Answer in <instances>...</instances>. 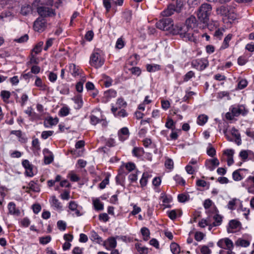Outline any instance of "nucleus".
I'll return each mask as SVG.
<instances>
[{
  "label": "nucleus",
  "mask_w": 254,
  "mask_h": 254,
  "mask_svg": "<svg viewBox=\"0 0 254 254\" xmlns=\"http://www.w3.org/2000/svg\"><path fill=\"white\" fill-rule=\"evenodd\" d=\"M172 33L174 35L179 34L182 38L186 40L195 42L197 40L196 38L194 36L193 30L188 28L185 25L177 24L172 30Z\"/></svg>",
  "instance_id": "obj_1"
},
{
  "label": "nucleus",
  "mask_w": 254,
  "mask_h": 254,
  "mask_svg": "<svg viewBox=\"0 0 254 254\" xmlns=\"http://www.w3.org/2000/svg\"><path fill=\"white\" fill-rule=\"evenodd\" d=\"M104 63V60L102 56V51L99 49H95L90 57L89 64L94 67L98 68L101 67Z\"/></svg>",
  "instance_id": "obj_2"
},
{
  "label": "nucleus",
  "mask_w": 254,
  "mask_h": 254,
  "mask_svg": "<svg viewBox=\"0 0 254 254\" xmlns=\"http://www.w3.org/2000/svg\"><path fill=\"white\" fill-rule=\"evenodd\" d=\"M211 10L212 7L210 4L203 3L201 4L198 10V18L201 21H205L210 14Z\"/></svg>",
  "instance_id": "obj_3"
},
{
  "label": "nucleus",
  "mask_w": 254,
  "mask_h": 254,
  "mask_svg": "<svg viewBox=\"0 0 254 254\" xmlns=\"http://www.w3.org/2000/svg\"><path fill=\"white\" fill-rule=\"evenodd\" d=\"M156 25L157 28L164 31H169L171 33L175 27L173 21L170 18L160 20L156 23Z\"/></svg>",
  "instance_id": "obj_4"
},
{
  "label": "nucleus",
  "mask_w": 254,
  "mask_h": 254,
  "mask_svg": "<svg viewBox=\"0 0 254 254\" xmlns=\"http://www.w3.org/2000/svg\"><path fill=\"white\" fill-rule=\"evenodd\" d=\"M191 66L192 68L199 71L205 69L209 65V62L205 58H200L193 60L191 62Z\"/></svg>",
  "instance_id": "obj_5"
},
{
  "label": "nucleus",
  "mask_w": 254,
  "mask_h": 254,
  "mask_svg": "<svg viewBox=\"0 0 254 254\" xmlns=\"http://www.w3.org/2000/svg\"><path fill=\"white\" fill-rule=\"evenodd\" d=\"M230 111L234 114L236 117L240 115L246 116L249 112V110L244 105H238L232 106L230 108Z\"/></svg>",
  "instance_id": "obj_6"
},
{
  "label": "nucleus",
  "mask_w": 254,
  "mask_h": 254,
  "mask_svg": "<svg viewBox=\"0 0 254 254\" xmlns=\"http://www.w3.org/2000/svg\"><path fill=\"white\" fill-rule=\"evenodd\" d=\"M217 246L222 250H233L234 244L232 240L228 238L220 239L217 243Z\"/></svg>",
  "instance_id": "obj_7"
},
{
  "label": "nucleus",
  "mask_w": 254,
  "mask_h": 254,
  "mask_svg": "<svg viewBox=\"0 0 254 254\" xmlns=\"http://www.w3.org/2000/svg\"><path fill=\"white\" fill-rule=\"evenodd\" d=\"M47 26L46 20L42 18H38L34 22L33 28L35 31L42 32L45 30Z\"/></svg>",
  "instance_id": "obj_8"
},
{
  "label": "nucleus",
  "mask_w": 254,
  "mask_h": 254,
  "mask_svg": "<svg viewBox=\"0 0 254 254\" xmlns=\"http://www.w3.org/2000/svg\"><path fill=\"white\" fill-rule=\"evenodd\" d=\"M37 12L39 15L43 17H52L56 15L55 11L53 9L45 6L38 7Z\"/></svg>",
  "instance_id": "obj_9"
},
{
  "label": "nucleus",
  "mask_w": 254,
  "mask_h": 254,
  "mask_svg": "<svg viewBox=\"0 0 254 254\" xmlns=\"http://www.w3.org/2000/svg\"><path fill=\"white\" fill-rule=\"evenodd\" d=\"M68 71L71 75L74 78H76L79 76H81L83 70L78 65L71 63L68 64Z\"/></svg>",
  "instance_id": "obj_10"
},
{
  "label": "nucleus",
  "mask_w": 254,
  "mask_h": 254,
  "mask_svg": "<svg viewBox=\"0 0 254 254\" xmlns=\"http://www.w3.org/2000/svg\"><path fill=\"white\" fill-rule=\"evenodd\" d=\"M219 165V161L217 158L207 159L205 161L204 166L206 169L213 171Z\"/></svg>",
  "instance_id": "obj_11"
},
{
  "label": "nucleus",
  "mask_w": 254,
  "mask_h": 254,
  "mask_svg": "<svg viewBox=\"0 0 254 254\" xmlns=\"http://www.w3.org/2000/svg\"><path fill=\"white\" fill-rule=\"evenodd\" d=\"M22 165L25 170V174L28 177H32L34 176L33 172V165L27 159L23 160Z\"/></svg>",
  "instance_id": "obj_12"
},
{
  "label": "nucleus",
  "mask_w": 254,
  "mask_h": 254,
  "mask_svg": "<svg viewBox=\"0 0 254 254\" xmlns=\"http://www.w3.org/2000/svg\"><path fill=\"white\" fill-rule=\"evenodd\" d=\"M49 202L51 206L54 209L59 211H61L63 210L61 202L57 198L56 196L52 195L51 196L49 199Z\"/></svg>",
  "instance_id": "obj_13"
},
{
  "label": "nucleus",
  "mask_w": 254,
  "mask_h": 254,
  "mask_svg": "<svg viewBox=\"0 0 254 254\" xmlns=\"http://www.w3.org/2000/svg\"><path fill=\"white\" fill-rule=\"evenodd\" d=\"M127 105V102L123 98H119L117 99L115 105L114 104H111V111L112 113H115L118 109L126 107Z\"/></svg>",
  "instance_id": "obj_14"
},
{
  "label": "nucleus",
  "mask_w": 254,
  "mask_h": 254,
  "mask_svg": "<svg viewBox=\"0 0 254 254\" xmlns=\"http://www.w3.org/2000/svg\"><path fill=\"white\" fill-rule=\"evenodd\" d=\"M68 208L70 210L74 212V214L76 216H80L82 215L81 213L82 208L75 201H70L69 202Z\"/></svg>",
  "instance_id": "obj_15"
},
{
  "label": "nucleus",
  "mask_w": 254,
  "mask_h": 254,
  "mask_svg": "<svg viewBox=\"0 0 254 254\" xmlns=\"http://www.w3.org/2000/svg\"><path fill=\"white\" fill-rule=\"evenodd\" d=\"M240 226V223L238 221L235 220H231L227 228V232L228 233H233L235 232L239 228Z\"/></svg>",
  "instance_id": "obj_16"
},
{
  "label": "nucleus",
  "mask_w": 254,
  "mask_h": 254,
  "mask_svg": "<svg viewBox=\"0 0 254 254\" xmlns=\"http://www.w3.org/2000/svg\"><path fill=\"white\" fill-rule=\"evenodd\" d=\"M23 189H25L26 192L28 193L30 192V190L34 192H39L40 190L38 184L34 181H30L28 184L27 187H23Z\"/></svg>",
  "instance_id": "obj_17"
},
{
  "label": "nucleus",
  "mask_w": 254,
  "mask_h": 254,
  "mask_svg": "<svg viewBox=\"0 0 254 254\" xmlns=\"http://www.w3.org/2000/svg\"><path fill=\"white\" fill-rule=\"evenodd\" d=\"M234 150L232 149H228L223 151V155L227 157V165L230 166L234 163L233 155Z\"/></svg>",
  "instance_id": "obj_18"
},
{
  "label": "nucleus",
  "mask_w": 254,
  "mask_h": 254,
  "mask_svg": "<svg viewBox=\"0 0 254 254\" xmlns=\"http://www.w3.org/2000/svg\"><path fill=\"white\" fill-rule=\"evenodd\" d=\"M118 134L119 140L121 141H124L127 139L129 135L128 129L127 127H123L120 129Z\"/></svg>",
  "instance_id": "obj_19"
},
{
  "label": "nucleus",
  "mask_w": 254,
  "mask_h": 254,
  "mask_svg": "<svg viewBox=\"0 0 254 254\" xmlns=\"http://www.w3.org/2000/svg\"><path fill=\"white\" fill-rule=\"evenodd\" d=\"M117 243L115 238L110 237L105 242V245L107 250L114 249L117 247Z\"/></svg>",
  "instance_id": "obj_20"
},
{
  "label": "nucleus",
  "mask_w": 254,
  "mask_h": 254,
  "mask_svg": "<svg viewBox=\"0 0 254 254\" xmlns=\"http://www.w3.org/2000/svg\"><path fill=\"white\" fill-rule=\"evenodd\" d=\"M35 77L36 79L34 83V85L37 87L40 90L43 91L47 90L48 87L47 85L43 82L41 78L37 76H36Z\"/></svg>",
  "instance_id": "obj_21"
},
{
  "label": "nucleus",
  "mask_w": 254,
  "mask_h": 254,
  "mask_svg": "<svg viewBox=\"0 0 254 254\" xmlns=\"http://www.w3.org/2000/svg\"><path fill=\"white\" fill-rule=\"evenodd\" d=\"M43 152L44 155V161L45 164H49L51 163L54 159L53 155L52 152L47 148H45Z\"/></svg>",
  "instance_id": "obj_22"
},
{
  "label": "nucleus",
  "mask_w": 254,
  "mask_h": 254,
  "mask_svg": "<svg viewBox=\"0 0 254 254\" xmlns=\"http://www.w3.org/2000/svg\"><path fill=\"white\" fill-rule=\"evenodd\" d=\"M8 209L9 213L11 215L19 216L20 214V210L16 208L15 203L10 202L8 204Z\"/></svg>",
  "instance_id": "obj_23"
},
{
  "label": "nucleus",
  "mask_w": 254,
  "mask_h": 254,
  "mask_svg": "<svg viewBox=\"0 0 254 254\" xmlns=\"http://www.w3.org/2000/svg\"><path fill=\"white\" fill-rule=\"evenodd\" d=\"M10 134L16 135L18 138V141L21 143H25L27 141V139L25 135L20 130H11Z\"/></svg>",
  "instance_id": "obj_24"
},
{
  "label": "nucleus",
  "mask_w": 254,
  "mask_h": 254,
  "mask_svg": "<svg viewBox=\"0 0 254 254\" xmlns=\"http://www.w3.org/2000/svg\"><path fill=\"white\" fill-rule=\"evenodd\" d=\"M59 122L57 118H53L51 117L47 118L44 121V126L46 127H50L51 126L56 125Z\"/></svg>",
  "instance_id": "obj_25"
},
{
  "label": "nucleus",
  "mask_w": 254,
  "mask_h": 254,
  "mask_svg": "<svg viewBox=\"0 0 254 254\" xmlns=\"http://www.w3.org/2000/svg\"><path fill=\"white\" fill-rule=\"evenodd\" d=\"M175 11L176 12L175 5L174 4H171L168 6L166 9L163 11L162 15L164 16L168 17L174 14Z\"/></svg>",
  "instance_id": "obj_26"
},
{
  "label": "nucleus",
  "mask_w": 254,
  "mask_h": 254,
  "mask_svg": "<svg viewBox=\"0 0 254 254\" xmlns=\"http://www.w3.org/2000/svg\"><path fill=\"white\" fill-rule=\"evenodd\" d=\"M131 152L133 156L137 158H140L143 156L144 154V150L142 147H134Z\"/></svg>",
  "instance_id": "obj_27"
},
{
  "label": "nucleus",
  "mask_w": 254,
  "mask_h": 254,
  "mask_svg": "<svg viewBox=\"0 0 254 254\" xmlns=\"http://www.w3.org/2000/svg\"><path fill=\"white\" fill-rule=\"evenodd\" d=\"M161 199L162 200V204L165 207H170V203L172 200V198L170 195L161 194Z\"/></svg>",
  "instance_id": "obj_28"
},
{
  "label": "nucleus",
  "mask_w": 254,
  "mask_h": 254,
  "mask_svg": "<svg viewBox=\"0 0 254 254\" xmlns=\"http://www.w3.org/2000/svg\"><path fill=\"white\" fill-rule=\"evenodd\" d=\"M231 133L232 135L235 137V142L238 145H240L241 144V138L240 134L238 130H237L236 128L233 127L231 129Z\"/></svg>",
  "instance_id": "obj_29"
},
{
  "label": "nucleus",
  "mask_w": 254,
  "mask_h": 254,
  "mask_svg": "<svg viewBox=\"0 0 254 254\" xmlns=\"http://www.w3.org/2000/svg\"><path fill=\"white\" fill-rule=\"evenodd\" d=\"M72 100L76 105L75 107L76 109H79L82 107L83 102L82 96L80 95L75 96L72 99Z\"/></svg>",
  "instance_id": "obj_30"
},
{
  "label": "nucleus",
  "mask_w": 254,
  "mask_h": 254,
  "mask_svg": "<svg viewBox=\"0 0 254 254\" xmlns=\"http://www.w3.org/2000/svg\"><path fill=\"white\" fill-rule=\"evenodd\" d=\"M92 201L95 210L99 211L102 210L104 209V204L100 201L99 198H93Z\"/></svg>",
  "instance_id": "obj_31"
},
{
  "label": "nucleus",
  "mask_w": 254,
  "mask_h": 254,
  "mask_svg": "<svg viewBox=\"0 0 254 254\" xmlns=\"http://www.w3.org/2000/svg\"><path fill=\"white\" fill-rule=\"evenodd\" d=\"M147 71L149 72H154L161 69V65L157 64H147L146 65Z\"/></svg>",
  "instance_id": "obj_32"
},
{
  "label": "nucleus",
  "mask_w": 254,
  "mask_h": 254,
  "mask_svg": "<svg viewBox=\"0 0 254 254\" xmlns=\"http://www.w3.org/2000/svg\"><path fill=\"white\" fill-rule=\"evenodd\" d=\"M196 19L195 17L190 16V17L187 19L186 21L185 26H187L188 28L190 29L193 30V27L195 25Z\"/></svg>",
  "instance_id": "obj_33"
},
{
  "label": "nucleus",
  "mask_w": 254,
  "mask_h": 254,
  "mask_svg": "<svg viewBox=\"0 0 254 254\" xmlns=\"http://www.w3.org/2000/svg\"><path fill=\"white\" fill-rule=\"evenodd\" d=\"M235 245L238 247H248L250 245V242L242 238L238 239L235 242Z\"/></svg>",
  "instance_id": "obj_34"
},
{
  "label": "nucleus",
  "mask_w": 254,
  "mask_h": 254,
  "mask_svg": "<svg viewBox=\"0 0 254 254\" xmlns=\"http://www.w3.org/2000/svg\"><path fill=\"white\" fill-rule=\"evenodd\" d=\"M90 239L91 241L95 242L98 244L102 242V239L99 235L94 231H92L90 233Z\"/></svg>",
  "instance_id": "obj_35"
},
{
  "label": "nucleus",
  "mask_w": 254,
  "mask_h": 254,
  "mask_svg": "<svg viewBox=\"0 0 254 254\" xmlns=\"http://www.w3.org/2000/svg\"><path fill=\"white\" fill-rule=\"evenodd\" d=\"M200 253L199 254L197 250H196V253L197 254H211L212 251L210 249L208 246L206 245H202L199 246Z\"/></svg>",
  "instance_id": "obj_36"
},
{
  "label": "nucleus",
  "mask_w": 254,
  "mask_h": 254,
  "mask_svg": "<svg viewBox=\"0 0 254 254\" xmlns=\"http://www.w3.org/2000/svg\"><path fill=\"white\" fill-rule=\"evenodd\" d=\"M32 12V7L29 4H24L21 8L20 13L23 15H27Z\"/></svg>",
  "instance_id": "obj_37"
},
{
  "label": "nucleus",
  "mask_w": 254,
  "mask_h": 254,
  "mask_svg": "<svg viewBox=\"0 0 254 254\" xmlns=\"http://www.w3.org/2000/svg\"><path fill=\"white\" fill-rule=\"evenodd\" d=\"M135 247L139 254H148V249L147 248L143 247L140 244L136 243Z\"/></svg>",
  "instance_id": "obj_38"
},
{
  "label": "nucleus",
  "mask_w": 254,
  "mask_h": 254,
  "mask_svg": "<svg viewBox=\"0 0 254 254\" xmlns=\"http://www.w3.org/2000/svg\"><path fill=\"white\" fill-rule=\"evenodd\" d=\"M208 119V117L207 115L204 114L200 115L197 117V123L199 126H203L206 123Z\"/></svg>",
  "instance_id": "obj_39"
},
{
  "label": "nucleus",
  "mask_w": 254,
  "mask_h": 254,
  "mask_svg": "<svg viewBox=\"0 0 254 254\" xmlns=\"http://www.w3.org/2000/svg\"><path fill=\"white\" fill-rule=\"evenodd\" d=\"M125 178V175L124 173H119L116 178V183L124 187Z\"/></svg>",
  "instance_id": "obj_40"
},
{
  "label": "nucleus",
  "mask_w": 254,
  "mask_h": 254,
  "mask_svg": "<svg viewBox=\"0 0 254 254\" xmlns=\"http://www.w3.org/2000/svg\"><path fill=\"white\" fill-rule=\"evenodd\" d=\"M104 96L108 100H109L111 98L116 97L117 92L114 89H109L108 91L105 92Z\"/></svg>",
  "instance_id": "obj_41"
},
{
  "label": "nucleus",
  "mask_w": 254,
  "mask_h": 254,
  "mask_svg": "<svg viewBox=\"0 0 254 254\" xmlns=\"http://www.w3.org/2000/svg\"><path fill=\"white\" fill-rule=\"evenodd\" d=\"M198 169V166H193L189 164L185 167V170L186 172L188 174L190 175L193 174L195 172L197 171Z\"/></svg>",
  "instance_id": "obj_42"
},
{
  "label": "nucleus",
  "mask_w": 254,
  "mask_h": 254,
  "mask_svg": "<svg viewBox=\"0 0 254 254\" xmlns=\"http://www.w3.org/2000/svg\"><path fill=\"white\" fill-rule=\"evenodd\" d=\"M149 177V175L147 172H144L143 173L142 177L139 181L141 187L143 188L146 186Z\"/></svg>",
  "instance_id": "obj_43"
},
{
  "label": "nucleus",
  "mask_w": 254,
  "mask_h": 254,
  "mask_svg": "<svg viewBox=\"0 0 254 254\" xmlns=\"http://www.w3.org/2000/svg\"><path fill=\"white\" fill-rule=\"evenodd\" d=\"M32 146L34 151H39L41 149L40 144L38 138H35L32 141Z\"/></svg>",
  "instance_id": "obj_44"
},
{
  "label": "nucleus",
  "mask_w": 254,
  "mask_h": 254,
  "mask_svg": "<svg viewBox=\"0 0 254 254\" xmlns=\"http://www.w3.org/2000/svg\"><path fill=\"white\" fill-rule=\"evenodd\" d=\"M232 35L228 34L225 38L220 47V50H224L229 47V43L231 40Z\"/></svg>",
  "instance_id": "obj_45"
},
{
  "label": "nucleus",
  "mask_w": 254,
  "mask_h": 254,
  "mask_svg": "<svg viewBox=\"0 0 254 254\" xmlns=\"http://www.w3.org/2000/svg\"><path fill=\"white\" fill-rule=\"evenodd\" d=\"M170 249L173 254H179L181 251L180 246L176 243L171 244Z\"/></svg>",
  "instance_id": "obj_46"
},
{
  "label": "nucleus",
  "mask_w": 254,
  "mask_h": 254,
  "mask_svg": "<svg viewBox=\"0 0 254 254\" xmlns=\"http://www.w3.org/2000/svg\"><path fill=\"white\" fill-rule=\"evenodd\" d=\"M10 92L6 90H2L0 92V96L5 103H8L10 97Z\"/></svg>",
  "instance_id": "obj_47"
},
{
  "label": "nucleus",
  "mask_w": 254,
  "mask_h": 254,
  "mask_svg": "<svg viewBox=\"0 0 254 254\" xmlns=\"http://www.w3.org/2000/svg\"><path fill=\"white\" fill-rule=\"evenodd\" d=\"M213 219L214 220V221L213 222V226H219L221 224L222 221V217L219 214H215L213 216Z\"/></svg>",
  "instance_id": "obj_48"
},
{
  "label": "nucleus",
  "mask_w": 254,
  "mask_h": 254,
  "mask_svg": "<svg viewBox=\"0 0 254 254\" xmlns=\"http://www.w3.org/2000/svg\"><path fill=\"white\" fill-rule=\"evenodd\" d=\"M251 154L253 155V153L250 150H242L240 152L239 156L242 160L245 161L248 159L249 155Z\"/></svg>",
  "instance_id": "obj_49"
},
{
  "label": "nucleus",
  "mask_w": 254,
  "mask_h": 254,
  "mask_svg": "<svg viewBox=\"0 0 254 254\" xmlns=\"http://www.w3.org/2000/svg\"><path fill=\"white\" fill-rule=\"evenodd\" d=\"M60 92L61 94L67 95L69 92V88L67 84H63L59 87Z\"/></svg>",
  "instance_id": "obj_50"
},
{
  "label": "nucleus",
  "mask_w": 254,
  "mask_h": 254,
  "mask_svg": "<svg viewBox=\"0 0 254 254\" xmlns=\"http://www.w3.org/2000/svg\"><path fill=\"white\" fill-rule=\"evenodd\" d=\"M141 233L143 236V239L145 241H147L149 238L150 231L146 227H143L141 229Z\"/></svg>",
  "instance_id": "obj_51"
},
{
  "label": "nucleus",
  "mask_w": 254,
  "mask_h": 254,
  "mask_svg": "<svg viewBox=\"0 0 254 254\" xmlns=\"http://www.w3.org/2000/svg\"><path fill=\"white\" fill-rule=\"evenodd\" d=\"M43 44V42L42 41L38 43L33 48L32 50L33 52H34L36 54H38L40 53L42 51Z\"/></svg>",
  "instance_id": "obj_52"
},
{
  "label": "nucleus",
  "mask_w": 254,
  "mask_h": 254,
  "mask_svg": "<svg viewBox=\"0 0 254 254\" xmlns=\"http://www.w3.org/2000/svg\"><path fill=\"white\" fill-rule=\"evenodd\" d=\"M174 180L178 185L185 186L186 184L185 180L180 175H176L174 177Z\"/></svg>",
  "instance_id": "obj_53"
},
{
  "label": "nucleus",
  "mask_w": 254,
  "mask_h": 254,
  "mask_svg": "<svg viewBox=\"0 0 254 254\" xmlns=\"http://www.w3.org/2000/svg\"><path fill=\"white\" fill-rule=\"evenodd\" d=\"M207 154L210 157H214L216 155V150L215 148L209 144L206 150Z\"/></svg>",
  "instance_id": "obj_54"
},
{
  "label": "nucleus",
  "mask_w": 254,
  "mask_h": 254,
  "mask_svg": "<svg viewBox=\"0 0 254 254\" xmlns=\"http://www.w3.org/2000/svg\"><path fill=\"white\" fill-rule=\"evenodd\" d=\"M248 62V58L244 55L239 57L238 59V64L242 66L245 65Z\"/></svg>",
  "instance_id": "obj_55"
},
{
  "label": "nucleus",
  "mask_w": 254,
  "mask_h": 254,
  "mask_svg": "<svg viewBox=\"0 0 254 254\" xmlns=\"http://www.w3.org/2000/svg\"><path fill=\"white\" fill-rule=\"evenodd\" d=\"M195 76V73L194 72L190 70L188 71L184 76L183 77V80L184 82H188L189 80H190L191 78Z\"/></svg>",
  "instance_id": "obj_56"
},
{
  "label": "nucleus",
  "mask_w": 254,
  "mask_h": 254,
  "mask_svg": "<svg viewBox=\"0 0 254 254\" xmlns=\"http://www.w3.org/2000/svg\"><path fill=\"white\" fill-rule=\"evenodd\" d=\"M114 116L117 118H125L127 116V113L124 109H122L120 111H116L115 113H113Z\"/></svg>",
  "instance_id": "obj_57"
},
{
  "label": "nucleus",
  "mask_w": 254,
  "mask_h": 254,
  "mask_svg": "<svg viewBox=\"0 0 254 254\" xmlns=\"http://www.w3.org/2000/svg\"><path fill=\"white\" fill-rule=\"evenodd\" d=\"M29 36L27 34H26L22 36L20 38H15V39H14V41L18 43H23L27 42Z\"/></svg>",
  "instance_id": "obj_58"
},
{
  "label": "nucleus",
  "mask_w": 254,
  "mask_h": 254,
  "mask_svg": "<svg viewBox=\"0 0 254 254\" xmlns=\"http://www.w3.org/2000/svg\"><path fill=\"white\" fill-rule=\"evenodd\" d=\"M185 3L184 0H177L176 5H175V8L176 9L177 12H180L183 7Z\"/></svg>",
  "instance_id": "obj_59"
},
{
  "label": "nucleus",
  "mask_w": 254,
  "mask_h": 254,
  "mask_svg": "<svg viewBox=\"0 0 254 254\" xmlns=\"http://www.w3.org/2000/svg\"><path fill=\"white\" fill-rule=\"evenodd\" d=\"M69 113V109L67 107H63L59 112V115L61 117H65Z\"/></svg>",
  "instance_id": "obj_60"
},
{
  "label": "nucleus",
  "mask_w": 254,
  "mask_h": 254,
  "mask_svg": "<svg viewBox=\"0 0 254 254\" xmlns=\"http://www.w3.org/2000/svg\"><path fill=\"white\" fill-rule=\"evenodd\" d=\"M30 224V221L27 217H25L20 221V225L23 227H28Z\"/></svg>",
  "instance_id": "obj_61"
},
{
  "label": "nucleus",
  "mask_w": 254,
  "mask_h": 254,
  "mask_svg": "<svg viewBox=\"0 0 254 254\" xmlns=\"http://www.w3.org/2000/svg\"><path fill=\"white\" fill-rule=\"evenodd\" d=\"M51 241V237L50 236L43 237L39 238V242L41 244L46 245Z\"/></svg>",
  "instance_id": "obj_62"
},
{
  "label": "nucleus",
  "mask_w": 254,
  "mask_h": 254,
  "mask_svg": "<svg viewBox=\"0 0 254 254\" xmlns=\"http://www.w3.org/2000/svg\"><path fill=\"white\" fill-rule=\"evenodd\" d=\"M68 176L71 182H76L80 180V178L73 172H70Z\"/></svg>",
  "instance_id": "obj_63"
},
{
  "label": "nucleus",
  "mask_w": 254,
  "mask_h": 254,
  "mask_svg": "<svg viewBox=\"0 0 254 254\" xmlns=\"http://www.w3.org/2000/svg\"><path fill=\"white\" fill-rule=\"evenodd\" d=\"M129 70L130 71L131 73L132 74L135 75L137 76H139L141 72L140 68L137 66L132 67Z\"/></svg>",
  "instance_id": "obj_64"
}]
</instances>
